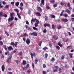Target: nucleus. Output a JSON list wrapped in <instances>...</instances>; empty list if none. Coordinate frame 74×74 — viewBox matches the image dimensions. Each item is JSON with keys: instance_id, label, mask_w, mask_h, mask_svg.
<instances>
[{"instance_id": "nucleus-1", "label": "nucleus", "mask_w": 74, "mask_h": 74, "mask_svg": "<svg viewBox=\"0 0 74 74\" xmlns=\"http://www.w3.org/2000/svg\"><path fill=\"white\" fill-rule=\"evenodd\" d=\"M14 12L11 13L10 14V17H9L8 19V22H10L11 21H12L14 19Z\"/></svg>"}, {"instance_id": "nucleus-2", "label": "nucleus", "mask_w": 74, "mask_h": 74, "mask_svg": "<svg viewBox=\"0 0 74 74\" xmlns=\"http://www.w3.org/2000/svg\"><path fill=\"white\" fill-rule=\"evenodd\" d=\"M14 11L16 12H17V15L18 16L19 18V19H21V16H20V14H18V13L19 12V10H18L16 9H14Z\"/></svg>"}, {"instance_id": "nucleus-3", "label": "nucleus", "mask_w": 74, "mask_h": 74, "mask_svg": "<svg viewBox=\"0 0 74 74\" xmlns=\"http://www.w3.org/2000/svg\"><path fill=\"white\" fill-rule=\"evenodd\" d=\"M29 34L31 36H37V32H33L32 33L30 34Z\"/></svg>"}, {"instance_id": "nucleus-4", "label": "nucleus", "mask_w": 74, "mask_h": 74, "mask_svg": "<svg viewBox=\"0 0 74 74\" xmlns=\"http://www.w3.org/2000/svg\"><path fill=\"white\" fill-rule=\"evenodd\" d=\"M31 21H32V22H35V21H36V22H37V23H38L39 22L38 21V20H37V18H32V20Z\"/></svg>"}, {"instance_id": "nucleus-5", "label": "nucleus", "mask_w": 74, "mask_h": 74, "mask_svg": "<svg viewBox=\"0 0 74 74\" xmlns=\"http://www.w3.org/2000/svg\"><path fill=\"white\" fill-rule=\"evenodd\" d=\"M55 40H57L58 39V37L56 35H54L52 37Z\"/></svg>"}, {"instance_id": "nucleus-6", "label": "nucleus", "mask_w": 74, "mask_h": 74, "mask_svg": "<svg viewBox=\"0 0 74 74\" xmlns=\"http://www.w3.org/2000/svg\"><path fill=\"white\" fill-rule=\"evenodd\" d=\"M26 42L27 45H29V44L30 43V39L28 38V39H27Z\"/></svg>"}, {"instance_id": "nucleus-7", "label": "nucleus", "mask_w": 74, "mask_h": 74, "mask_svg": "<svg viewBox=\"0 0 74 74\" xmlns=\"http://www.w3.org/2000/svg\"><path fill=\"white\" fill-rule=\"evenodd\" d=\"M30 55L32 59H33V56H36V53H31Z\"/></svg>"}, {"instance_id": "nucleus-8", "label": "nucleus", "mask_w": 74, "mask_h": 74, "mask_svg": "<svg viewBox=\"0 0 74 74\" xmlns=\"http://www.w3.org/2000/svg\"><path fill=\"white\" fill-rule=\"evenodd\" d=\"M55 70L53 71V72L54 73H56L58 71V69H59V67H58V66H56L55 67Z\"/></svg>"}, {"instance_id": "nucleus-9", "label": "nucleus", "mask_w": 74, "mask_h": 74, "mask_svg": "<svg viewBox=\"0 0 74 74\" xmlns=\"http://www.w3.org/2000/svg\"><path fill=\"white\" fill-rule=\"evenodd\" d=\"M65 11L67 14H71V11L69 9H66Z\"/></svg>"}, {"instance_id": "nucleus-10", "label": "nucleus", "mask_w": 74, "mask_h": 74, "mask_svg": "<svg viewBox=\"0 0 74 74\" xmlns=\"http://www.w3.org/2000/svg\"><path fill=\"white\" fill-rule=\"evenodd\" d=\"M38 10L39 12H41L42 11V9L40 7H39L38 8Z\"/></svg>"}, {"instance_id": "nucleus-11", "label": "nucleus", "mask_w": 74, "mask_h": 74, "mask_svg": "<svg viewBox=\"0 0 74 74\" xmlns=\"http://www.w3.org/2000/svg\"><path fill=\"white\" fill-rule=\"evenodd\" d=\"M8 49L9 51H11V50H13V49L12 48V47L11 46H10L9 47H8Z\"/></svg>"}, {"instance_id": "nucleus-12", "label": "nucleus", "mask_w": 74, "mask_h": 74, "mask_svg": "<svg viewBox=\"0 0 74 74\" xmlns=\"http://www.w3.org/2000/svg\"><path fill=\"white\" fill-rule=\"evenodd\" d=\"M39 23H36L35 24V27H38V24H40V21H38Z\"/></svg>"}, {"instance_id": "nucleus-13", "label": "nucleus", "mask_w": 74, "mask_h": 74, "mask_svg": "<svg viewBox=\"0 0 74 74\" xmlns=\"http://www.w3.org/2000/svg\"><path fill=\"white\" fill-rule=\"evenodd\" d=\"M1 68L2 69V71H4L5 69V66H4V65H3L1 67Z\"/></svg>"}, {"instance_id": "nucleus-14", "label": "nucleus", "mask_w": 74, "mask_h": 74, "mask_svg": "<svg viewBox=\"0 0 74 74\" xmlns=\"http://www.w3.org/2000/svg\"><path fill=\"white\" fill-rule=\"evenodd\" d=\"M36 16H41V15L40 12H37L36 13Z\"/></svg>"}, {"instance_id": "nucleus-15", "label": "nucleus", "mask_w": 74, "mask_h": 74, "mask_svg": "<svg viewBox=\"0 0 74 74\" xmlns=\"http://www.w3.org/2000/svg\"><path fill=\"white\" fill-rule=\"evenodd\" d=\"M44 26L45 27H47H47H50V25L48 24H44Z\"/></svg>"}, {"instance_id": "nucleus-16", "label": "nucleus", "mask_w": 74, "mask_h": 74, "mask_svg": "<svg viewBox=\"0 0 74 74\" xmlns=\"http://www.w3.org/2000/svg\"><path fill=\"white\" fill-rule=\"evenodd\" d=\"M62 21L65 22H68V20L66 18H63L62 19Z\"/></svg>"}, {"instance_id": "nucleus-17", "label": "nucleus", "mask_w": 74, "mask_h": 74, "mask_svg": "<svg viewBox=\"0 0 74 74\" xmlns=\"http://www.w3.org/2000/svg\"><path fill=\"white\" fill-rule=\"evenodd\" d=\"M64 12V10H62V12L60 14V16H63V13Z\"/></svg>"}, {"instance_id": "nucleus-18", "label": "nucleus", "mask_w": 74, "mask_h": 74, "mask_svg": "<svg viewBox=\"0 0 74 74\" xmlns=\"http://www.w3.org/2000/svg\"><path fill=\"white\" fill-rule=\"evenodd\" d=\"M62 70H63V68H59V73H62Z\"/></svg>"}, {"instance_id": "nucleus-19", "label": "nucleus", "mask_w": 74, "mask_h": 74, "mask_svg": "<svg viewBox=\"0 0 74 74\" xmlns=\"http://www.w3.org/2000/svg\"><path fill=\"white\" fill-rule=\"evenodd\" d=\"M61 5H64V6H66V3L64 2H61Z\"/></svg>"}, {"instance_id": "nucleus-20", "label": "nucleus", "mask_w": 74, "mask_h": 74, "mask_svg": "<svg viewBox=\"0 0 74 74\" xmlns=\"http://www.w3.org/2000/svg\"><path fill=\"white\" fill-rule=\"evenodd\" d=\"M56 48L58 49V50H60V47L58 46H56Z\"/></svg>"}, {"instance_id": "nucleus-21", "label": "nucleus", "mask_w": 74, "mask_h": 74, "mask_svg": "<svg viewBox=\"0 0 74 74\" xmlns=\"http://www.w3.org/2000/svg\"><path fill=\"white\" fill-rule=\"evenodd\" d=\"M31 11H33V10L31 9H30L28 10V14H30V12H31Z\"/></svg>"}, {"instance_id": "nucleus-22", "label": "nucleus", "mask_w": 74, "mask_h": 74, "mask_svg": "<svg viewBox=\"0 0 74 74\" xmlns=\"http://www.w3.org/2000/svg\"><path fill=\"white\" fill-rule=\"evenodd\" d=\"M58 45L59 46H60L61 47H62V45L60 43V42H59L58 43Z\"/></svg>"}, {"instance_id": "nucleus-23", "label": "nucleus", "mask_w": 74, "mask_h": 74, "mask_svg": "<svg viewBox=\"0 0 74 74\" xmlns=\"http://www.w3.org/2000/svg\"><path fill=\"white\" fill-rule=\"evenodd\" d=\"M38 62V59L37 58H36L35 59V64H37V62Z\"/></svg>"}, {"instance_id": "nucleus-24", "label": "nucleus", "mask_w": 74, "mask_h": 74, "mask_svg": "<svg viewBox=\"0 0 74 74\" xmlns=\"http://www.w3.org/2000/svg\"><path fill=\"white\" fill-rule=\"evenodd\" d=\"M3 47L4 48L5 51L7 50V47L5 46V45H3Z\"/></svg>"}, {"instance_id": "nucleus-25", "label": "nucleus", "mask_w": 74, "mask_h": 74, "mask_svg": "<svg viewBox=\"0 0 74 74\" xmlns=\"http://www.w3.org/2000/svg\"><path fill=\"white\" fill-rule=\"evenodd\" d=\"M19 5V2H17L15 4L16 6L18 7Z\"/></svg>"}, {"instance_id": "nucleus-26", "label": "nucleus", "mask_w": 74, "mask_h": 74, "mask_svg": "<svg viewBox=\"0 0 74 74\" xmlns=\"http://www.w3.org/2000/svg\"><path fill=\"white\" fill-rule=\"evenodd\" d=\"M33 29L34 30H36V31H38V29L36 27H33Z\"/></svg>"}, {"instance_id": "nucleus-27", "label": "nucleus", "mask_w": 74, "mask_h": 74, "mask_svg": "<svg viewBox=\"0 0 74 74\" xmlns=\"http://www.w3.org/2000/svg\"><path fill=\"white\" fill-rule=\"evenodd\" d=\"M23 64V65H25V64H26V62L25 60H23L22 63Z\"/></svg>"}, {"instance_id": "nucleus-28", "label": "nucleus", "mask_w": 74, "mask_h": 74, "mask_svg": "<svg viewBox=\"0 0 74 74\" xmlns=\"http://www.w3.org/2000/svg\"><path fill=\"white\" fill-rule=\"evenodd\" d=\"M10 58H7V62L9 64H10V62H9V60H10Z\"/></svg>"}, {"instance_id": "nucleus-29", "label": "nucleus", "mask_w": 74, "mask_h": 74, "mask_svg": "<svg viewBox=\"0 0 74 74\" xmlns=\"http://www.w3.org/2000/svg\"><path fill=\"white\" fill-rule=\"evenodd\" d=\"M18 44V42H15L14 46H15V47H16V46L17 45V44Z\"/></svg>"}, {"instance_id": "nucleus-30", "label": "nucleus", "mask_w": 74, "mask_h": 74, "mask_svg": "<svg viewBox=\"0 0 74 74\" xmlns=\"http://www.w3.org/2000/svg\"><path fill=\"white\" fill-rule=\"evenodd\" d=\"M45 21H48V16L46 15L45 16Z\"/></svg>"}, {"instance_id": "nucleus-31", "label": "nucleus", "mask_w": 74, "mask_h": 74, "mask_svg": "<svg viewBox=\"0 0 74 74\" xmlns=\"http://www.w3.org/2000/svg\"><path fill=\"white\" fill-rule=\"evenodd\" d=\"M71 6V4L70 3L68 2V3L67 4V7H70Z\"/></svg>"}, {"instance_id": "nucleus-32", "label": "nucleus", "mask_w": 74, "mask_h": 74, "mask_svg": "<svg viewBox=\"0 0 74 74\" xmlns=\"http://www.w3.org/2000/svg\"><path fill=\"white\" fill-rule=\"evenodd\" d=\"M29 36V35L27 34V33H25L24 35V37H27Z\"/></svg>"}, {"instance_id": "nucleus-33", "label": "nucleus", "mask_w": 74, "mask_h": 74, "mask_svg": "<svg viewBox=\"0 0 74 74\" xmlns=\"http://www.w3.org/2000/svg\"><path fill=\"white\" fill-rule=\"evenodd\" d=\"M57 28L58 30H59L60 29H62V27H61L60 25H59L58 26Z\"/></svg>"}, {"instance_id": "nucleus-34", "label": "nucleus", "mask_w": 74, "mask_h": 74, "mask_svg": "<svg viewBox=\"0 0 74 74\" xmlns=\"http://www.w3.org/2000/svg\"><path fill=\"white\" fill-rule=\"evenodd\" d=\"M45 1V0H42V1H41V3H42V4L43 5H44V1Z\"/></svg>"}, {"instance_id": "nucleus-35", "label": "nucleus", "mask_w": 74, "mask_h": 74, "mask_svg": "<svg viewBox=\"0 0 74 74\" xmlns=\"http://www.w3.org/2000/svg\"><path fill=\"white\" fill-rule=\"evenodd\" d=\"M5 34L7 36H9V34L7 32L5 31Z\"/></svg>"}, {"instance_id": "nucleus-36", "label": "nucleus", "mask_w": 74, "mask_h": 74, "mask_svg": "<svg viewBox=\"0 0 74 74\" xmlns=\"http://www.w3.org/2000/svg\"><path fill=\"white\" fill-rule=\"evenodd\" d=\"M51 27H52L53 29V30H54L55 28V25H53V24L52 25H51Z\"/></svg>"}, {"instance_id": "nucleus-37", "label": "nucleus", "mask_w": 74, "mask_h": 74, "mask_svg": "<svg viewBox=\"0 0 74 74\" xmlns=\"http://www.w3.org/2000/svg\"><path fill=\"white\" fill-rule=\"evenodd\" d=\"M51 18H55V16L54 15H51Z\"/></svg>"}, {"instance_id": "nucleus-38", "label": "nucleus", "mask_w": 74, "mask_h": 74, "mask_svg": "<svg viewBox=\"0 0 74 74\" xmlns=\"http://www.w3.org/2000/svg\"><path fill=\"white\" fill-rule=\"evenodd\" d=\"M0 16H3V13L2 12H0Z\"/></svg>"}, {"instance_id": "nucleus-39", "label": "nucleus", "mask_w": 74, "mask_h": 74, "mask_svg": "<svg viewBox=\"0 0 74 74\" xmlns=\"http://www.w3.org/2000/svg\"><path fill=\"white\" fill-rule=\"evenodd\" d=\"M3 42L2 41H0V45H3Z\"/></svg>"}, {"instance_id": "nucleus-40", "label": "nucleus", "mask_w": 74, "mask_h": 74, "mask_svg": "<svg viewBox=\"0 0 74 74\" xmlns=\"http://www.w3.org/2000/svg\"><path fill=\"white\" fill-rule=\"evenodd\" d=\"M23 54V53H22V52L21 51V52H20V53H19L20 56H22Z\"/></svg>"}, {"instance_id": "nucleus-41", "label": "nucleus", "mask_w": 74, "mask_h": 74, "mask_svg": "<svg viewBox=\"0 0 74 74\" xmlns=\"http://www.w3.org/2000/svg\"><path fill=\"white\" fill-rule=\"evenodd\" d=\"M48 57V54L46 53L45 55V58H47Z\"/></svg>"}, {"instance_id": "nucleus-42", "label": "nucleus", "mask_w": 74, "mask_h": 74, "mask_svg": "<svg viewBox=\"0 0 74 74\" xmlns=\"http://www.w3.org/2000/svg\"><path fill=\"white\" fill-rule=\"evenodd\" d=\"M51 62H54L55 61V58H52L51 59Z\"/></svg>"}, {"instance_id": "nucleus-43", "label": "nucleus", "mask_w": 74, "mask_h": 74, "mask_svg": "<svg viewBox=\"0 0 74 74\" xmlns=\"http://www.w3.org/2000/svg\"><path fill=\"white\" fill-rule=\"evenodd\" d=\"M3 16H4V17H5V18H7V15L6 14H4L3 15Z\"/></svg>"}, {"instance_id": "nucleus-44", "label": "nucleus", "mask_w": 74, "mask_h": 74, "mask_svg": "<svg viewBox=\"0 0 74 74\" xmlns=\"http://www.w3.org/2000/svg\"><path fill=\"white\" fill-rule=\"evenodd\" d=\"M43 68H44V69H45L46 67V65H45V64H44L43 65Z\"/></svg>"}, {"instance_id": "nucleus-45", "label": "nucleus", "mask_w": 74, "mask_h": 74, "mask_svg": "<svg viewBox=\"0 0 74 74\" xmlns=\"http://www.w3.org/2000/svg\"><path fill=\"white\" fill-rule=\"evenodd\" d=\"M48 49V47H44L43 48V50H46V49Z\"/></svg>"}, {"instance_id": "nucleus-46", "label": "nucleus", "mask_w": 74, "mask_h": 74, "mask_svg": "<svg viewBox=\"0 0 74 74\" xmlns=\"http://www.w3.org/2000/svg\"><path fill=\"white\" fill-rule=\"evenodd\" d=\"M14 42H12L11 43V45H13V46H14Z\"/></svg>"}, {"instance_id": "nucleus-47", "label": "nucleus", "mask_w": 74, "mask_h": 74, "mask_svg": "<svg viewBox=\"0 0 74 74\" xmlns=\"http://www.w3.org/2000/svg\"><path fill=\"white\" fill-rule=\"evenodd\" d=\"M12 58V55L11 54L8 58H9L10 59H11V58Z\"/></svg>"}, {"instance_id": "nucleus-48", "label": "nucleus", "mask_w": 74, "mask_h": 74, "mask_svg": "<svg viewBox=\"0 0 74 74\" xmlns=\"http://www.w3.org/2000/svg\"><path fill=\"white\" fill-rule=\"evenodd\" d=\"M23 40L24 42H25V41H26V38L23 37Z\"/></svg>"}, {"instance_id": "nucleus-49", "label": "nucleus", "mask_w": 74, "mask_h": 74, "mask_svg": "<svg viewBox=\"0 0 74 74\" xmlns=\"http://www.w3.org/2000/svg\"><path fill=\"white\" fill-rule=\"evenodd\" d=\"M43 33H45L47 32V29H44V30L43 31Z\"/></svg>"}, {"instance_id": "nucleus-50", "label": "nucleus", "mask_w": 74, "mask_h": 74, "mask_svg": "<svg viewBox=\"0 0 74 74\" xmlns=\"http://www.w3.org/2000/svg\"><path fill=\"white\" fill-rule=\"evenodd\" d=\"M9 5H6L5 6V8H9Z\"/></svg>"}, {"instance_id": "nucleus-51", "label": "nucleus", "mask_w": 74, "mask_h": 74, "mask_svg": "<svg viewBox=\"0 0 74 74\" xmlns=\"http://www.w3.org/2000/svg\"><path fill=\"white\" fill-rule=\"evenodd\" d=\"M64 17H65V18H67V17L68 16V15L66 14H64Z\"/></svg>"}, {"instance_id": "nucleus-52", "label": "nucleus", "mask_w": 74, "mask_h": 74, "mask_svg": "<svg viewBox=\"0 0 74 74\" xmlns=\"http://www.w3.org/2000/svg\"><path fill=\"white\" fill-rule=\"evenodd\" d=\"M69 56H70V58H72V57H73V55H72V54L71 53H69Z\"/></svg>"}, {"instance_id": "nucleus-53", "label": "nucleus", "mask_w": 74, "mask_h": 74, "mask_svg": "<svg viewBox=\"0 0 74 74\" xmlns=\"http://www.w3.org/2000/svg\"><path fill=\"white\" fill-rule=\"evenodd\" d=\"M49 45L50 47H51L52 46V45L50 42H49Z\"/></svg>"}, {"instance_id": "nucleus-54", "label": "nucleus", "mask_w": 74, "mask_h": 74, "mask_svg": "<svg viewBox=\"0 0 74 74\" xmlns=\"http://www.w3.org/2000/svg\"><path fill=\"white\" fill-rule=\"evenodd\" d=\"M27 69V67L24 66V67L23 68V70H26Z\"/></svg>"}, {"instance_id": "nucleus-55", "label": "nucleus", "mask_w": 74, "mask_h": 74, "mask_svg": "<svg viewBox=\"0 0 74 74\" xmlns=\"http://www.w3.org/2000/svg\"><path fill=\"white\" fill-rule=\"evenodd\" d=\"M20 5H21V7H22L23 6V3L22 2H21L20 3Z\"/></svg>"}, {"instance_id": "nucleus-56", "label": "nucleus", "mask_w": 74, "mask_h": 74, "mask_svg": "<svg viewBox=\"0 0 74 74\" xmlns=\"http://www.w3.org/2000/svg\"><path fill=\"white\" fill-rule=\"evenodd\" d=\"M42 43V41H41L39 43V46H41V44Z\"/></svg>"}, {"instance_id": "nucleus-57", "label": "nucleus", "mask_w": 74, "mask_h": 74, "mask_svg": "<svg viewBox=\"0 0 74 74\" xmlns=\"http://www.w3.org/2000/svg\"><path fill=\"white\" fill-rule=\"evenodd\" d=\"M61 58L62 59H64V55L62 56Z\"/></svg>"}, {"instance_id": "nucleus-58", "label": "nucleus", "mask_w": 74, "mask_h": 74, "mask_svg": "<svg viewBox=\"0 0 74 74\" xmlns=\"http://www.w3.org/2000/svg\"><path fill=\"white\" fill-rule=\"evenodd\" d=\"M46 9L47 10H49V9H50V7H49V6H48L46 7Z\"/></svg>"}, {"instance_id": "nucleus-59", "label": "nucleus", "mask_w": 74, "mask_h": 74, "mask_svg": "<svg viewBox=\"0 0 74 74\" xmlns=\"http://www.w3.org/2000/svg\"><path fill=\"white\" fill-rule=\"evenodd\" d=\"M51 3H55V1L53 0L51 1H50Z\"/></svg>"}, {"instance_id": "nucleus-60", "label": "nucleus", "mask_w": 74, "mask_h": 74, "mask_svg": "<svg viewBox=\"0 0 74 74\" xmlns=\"http://www.w3.org/2000/svg\"><path fill=\"white\" fill-rule=\"evenodd\" d=\"M25 22H26V24H27V25H29V22L28 21L26 20L25 21Z\"/></svg>"}, {"instance_id": "nucleus-61", "label": "nucleus", "mask_w": 74, "mask_h": 74, "mask_svg": "<svg viewBox=\"0 0 74 74\" xmlns=\"http://www.w3.org/2000/svg\"><path fill=\"white\" fill-rule=\"evenodd\" d=\"M3 4V5H4V4H6V2L4 1H3L2 2Z\"/></svg>"}, {"instance_id": "nucleus-62", "label": "nucleus", "mask_w": 74, "mask_h": 74, "mask_svg": "<svg viewBox=\"0 0 74 74\" xmlns=\"http://www.w3.org/2000/svg\"><path fill=\"white\" fill-rule=\"evenodd\" d=\"M32 66L33 68H34V65L33 63H32Z\"/></svg>"}, {"instance_id": "nucleus-63", "label": "nucleus", "mask_w": 74, "mask_h": 74, "mask_svg": "<svg viewBox=\"0 0 74 74\" xmlns=\"http://www.w3.org/2000/svg\"><path fill=\"white\" fill-rule=\"evenodd\" d=\"M27 72L30 73L31 72V70L29 69L27 71Z\"/></svg>"}, {"instance_id": "nucleus-64", "label": "nucleus", "mask_w": 74, "mask_h": 74, "mask_svg": "<svg viewBox=\"0 0 74 74\" xmlns=\"http://www.w3.org/2000/svg\"><path fill=\"white\" fill-rule=\"evenodd\" d=\"M53 7H57V5L56 4H54Z\"/></svg>"}]
</instances>
